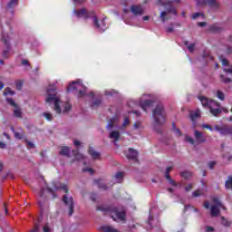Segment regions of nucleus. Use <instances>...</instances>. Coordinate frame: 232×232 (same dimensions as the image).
<instances>
[{
	"mask_svg": "<svg viewBox=\"0 0 232 232\" xmlns=\"http://www.w3.org/2000/svg\"><path fill=\"white\" fill-rule=\"evenodd\" d=\"M57 90L55 83L49 84L47 88V97L45 102L52 106L53 104V110L58 115L68 113L72 110V104L68 102H61V97L57 93H52Z\"/></svg>",
	"mask_w": 232,
	"mask_h": 232,
	"instance_id": "1",
	"label": "nucleus"
},
{
	"mask_svg": "<svg viewBox=\"0 0 232 232\" xmlns=\"http://www.w3.org/2000/svg\"><path fill=\"white\" fill-rule=\"evenodd\" d=\"M198 100L204 108H208L209 112L211 115H213V117H218L222 111L227 113V109L220 107V103L215 100H209L205 96H198Z\"/></svg>",
	"mask_w": 232,
	"mask_h": 232,
	"instance_id": "2",
	"label": "nucleus"
},
{
	"mask_svg": "<svg viewBox=\"0 0 232 232\" xmlns=\"http://www.w3.org/2000/svg\"><path fill=\"white\" fill-rule=\"evenodd\" d=\"M152 117L156 126H162L166 122V111L162 103L158 104L152 111Z\"/></svg>",
	"mask_w": 232,
	"mask_h": 232,
	"instance_id": "3",
	"label": "nucleus"
},
{
	"mask_svg": "<svg viewBox=\"0 0 232 232\" xmlns=\"http://www.w3.org/2000/svg\"><path fill=\"white\" fill-rule=\"evenodd\" d=\"M67 92H75L76 93H78V97H84V95H86V87L82 85L81 80H78L69 84V86L67 87Z\"/></svg>",
	"mask_w": 232,
	"mask_h": 232,
	"instance_id": "4",
	"label": "nucleus"
},
{
	"mask_svg": "<svg viewBox=\"0 0 232 232\" xmlns=\"http://www.w3.org/2000/svg\"><path fill=\"white\" fill-rule=\"evenodd\" d=\"M213 203L214 204L210 207V215L211 217H218V215H220V209H226V207L222 205L218 198H214Z\"/></svg>",
	"mask_w": 232,
	"mask_h": 232,
	"instance_id": "5",
	"label": "nucleus"
},
{
	"mask_svg": "<svg viewBox=\"0 0 232 232\" xmlns=\"http://www.w3.org/2000/svg\"><path fill=\"white\" fill-rule=\"evenodd\" d=\"M57 189H63L64 193H68V187L59 182L53 181L47 187V190L53 195V198H55V191H57Z\"/></svg>",
	"mask_w": 232,
	"mask_h": 232,
	"instance_id": "6",
	"label": "nucleus"
},
{
	"mask_svg": "<svg viewBox=\"0 0 232 232\" xmlns=\"http://www.w3.org/2000/svg\"><path fill=\"white\" fill-rule=\"evenodd\" d=\"M153 102H155L153 100L150 99V95L144 94L139 101L138 105L140 106V108L143 110V111H146L148 108H151L153 106Z\"/></svg>",
	"mask_w": 232,
	"mask_h": 232,
	"instance_id": "7",
	"label": "nucleus"
},
{
	"mask_svg": "<svg viewBox=\"0 0 232 232\" xmlns=\"http://www.w3.org/2000/svg\"><path fill=\"white\" fill-rule=\"evenodd\" d=\"M6 101L8 104L13 106L14 111H13V115L16 117L17 119H22L23 118V111L21 110V107L17 106V103L12 100V98H6Z\"/></svg>",
	"mask_w": 232,
	"mask_h": 232,
	"instance_id": "8",
	"label": "nucleus"
},
{
	"mask_svg": "<svg viewBox=\"0 0 232 232\" xmlns=\"http://www.w3.org/2000/svg\"><path fill=\"white\" fill-rule=\"evenodd\" d=\"M111 218L113 220H125L126 218V211H124V209L122 210H119L117 208H114L111 212Z\"/></svg>",
	"mask_w": 232,
	"mask_h": 232,
	"instance_id": "9",
	"label": "nucleus"
},
{
	"mask_svg": "<svg viewBox=\"0 0 232 232\" xmlns=\"http://www.w3.org/2000/svg\"><path fill=\"white\" fill-rule=\"evenodd\" d=\"M130 12L132 15L135 17L144 15V12H146V8H144L141 5H134L130 6Z\"/></svg>",
	"mask_w": 232,
	"mask_h": 232,
	"instance_id": "10",
	"label": "nucleus"
},
{
	"mask_svg": "<svg viewBox=\"0 0 232 232\" xmlns=\"http://www.w3.org/2000/svg\"><path fill=\"white\" fill-rule=\"evenodd\" d=\"M198 6H204L208 5L210 8H218L219 5L217 0H196Z\"/></svg>",
	"mask_w": 232,
	"mask_h": 232,
	"instance_id": "11",
	"label": "nucleus"
},
{
	"mask_svg": "<svg viewBox=\"0 0 232 232\" xmlns=\"http://www.w3.org/2000/svg\"><path fill=\"white\" fill-rule=\"evenodd\" d=\"M214 130L216 131H218L220 135H229L232 133V127L227 126V125H223V126L215 125Z\"/></svg>",
	"mask_w": 232,
	"mask_h": 232,
	"instance_id": "12",
	"label": "nucleus"
},
{
	"mask_svg": "<svg viewBox=\"0 0 232 232\" xmlns=\"http://www.w3.org/2000/svg\"><path fill=\"white\" fill-rule=\"evenodd\" d=\"M63 202L65 205L69 208V217H72L73 215V198L68 197V195L63 196Z\"/></svg>",
	"mask_w": 232,
	"mask_h": 232,
	"instance_id": "13",
	"label": "nucleus"
},
{
	"mask_svg": "<svg viewBox=\"0 0 232 232\" xmlns=\"http://www.w3.org/2000/svg\"><path fill=\"white\" fill-rule=\"evenodd\" d=\"M170 14H173L174 15H177V11L175 10V8H172L170 10L168 11H163L160 13V19L162 21V23H166V21H168V19H169L171 16H169Z\"/></svg>",
	"mask_w": 232,
	"mask_h": 232,
	"instance_id": "14",
	"label": "nucleus"
},
{
	"mask_svg": "<svg viewBox=\"0 0 232 232\" xmlns=\"http://www.w3.org/2000/svg\"><path fill=\"white\" fill-rule=\"evenodd\" d=\"M92 21L94 23V26H96L98 30H100L101 32H104V30H106V23H104V20H101L99 22L97 16H93Z\"/></svg>",
	"mask_w": 232,
	"mask_h": 232,
	"instance_id": "15",
	"label": "nucleus"
},
{
	"mask_svg": "<svg viewBox=\"0 0 232 232\" xmlns=\"http://www.w3.org/2000/svg\"><path fill=\"white\" fill-rule=\"evenodd\" d=\"M194 138L196 142H198V144H202L206 142V136H204V133L200 132L198 130H194Z\"/></svg>",
	"mask_w": 232,
	"mask_h": 232,
	"instance_id": "16",
	"label": "nucleus"
},
{
	"mask_svg": "<svg viewBox=\"0 0 232 232\" xmlns=\"http://www.w3.org/2000/svg\"><path fill=\"white\" fill-rule=\"evenodd\" d=\"M109 139H112L114 144L117 146V142H119V139H121V132L119 130H111L109 133Z\"/></svg>",
	"mask_w": 232,
	"mask_h": 232,
	"instance_id": "17",
	"label": "nucleus"
},
{
	"mask_svg": "<svg viewBox=\"0 0 232 232\" xmlns=\"http://www.w3.org/2000/svg\"><path fill=\"white\" fill-rule=\"evenodd\" d=\"M171 169H173L172 166L167 167L166 172H165V177H166L167 180H169V184L177 188V182H175V180L171 179V177H169V171H171Z\"/></svg>",
	"mask_w": 232,
	"mask_h": 232,
	"instance_id": "18",
	"label": "nucleus"
},
{
	"mask_svg": "<svg viewBox=\"0 0 232 232\" xmlns=\"http://www.w3.org/2000/svg\"><path fill=\"white\" fill-rule=\"evenodd\" d=\"M137 155H139V153L133 149H129L126 153V157L129 160H136Z\"/></svg>",
	"mask_w": 232,
	"mask_h": 232,
	"instance_id": "19",
	"label": "nucleus"
},
{
	"mask_svg": "<svg viewBox=\"0 0 232 232\" xmlns=\"http://www.w3.org/2000/svg\"><path fill=\"white\" fill-rule=\"evenodd\" d=\"M11 131L14 132L15 139H18L19 140L24 139V131H23V129H19V131H15V129L11 127Z\"/></svg>",
	"mask_w": 232,
	"mask_h": 232,
	"instance_id": "20",
	"label": "nucleus"
},
{
	"mask_svg": "<svg viewBox=\"0 0 232 232\" xmlns=\"http://www.w3.org/2000/svg\"><path fill=\"white\" fill-rule=\"evenodd\" d=\"M74 14L76 16H78L79 18H82V19H88V17H89L88 12H86V9L76 10V11H74Z\"/></svg>",
	"mask_w": 232,
	"mask_h": 232,
	"instance_id": "21",
	"label": "nucleus"
},
{
	"mask_svg": "<svg viewBox=\"0 0 232 232\" xmlns=\"http://www.w3.org/2000/svg\"><path fill=\"white\" fill-rule=\"evenodd\" d=\"M94 182H95V184H97V186L100 189H104V190H106V189L111 188V186H113V185L108 186L106 183H104V181H102V179H96V180H94Z\"/></svg>",
	"mask_w": 232,
	"mask_h": 232,
	"instance_id": "22",
	"label": "nucleus"
},
{
	"mask_svg": "<svg viewBox=\"0 0 232 232\" xmlns=\"http://www.w3.org/2000/svg\"><path fill=\"white\" fill-rule=\"evenodd\" d=\"M122 177L124 174L122 172H117L113 177V184H121L122 182Z\"/></svg>",
	"mask_w": 232,
	"mask_h": 232,
	"instance_id": "23",
	"label": "nucleus"
},
{
	"mask_svg": "<svg viewBox=\"0 0 232 232\" xmlns=\"http://www.w3.org/2000/svg\"><path fill=\"white\" fill-rule=\"evenodd\" d=\"M100 231L102 232H120L117 228L111 226H102L100 227Z\"/></svg>",
	"mask_w": 232,
	"mask_h": 232,
	"instance_id": "24",
	"label": "nucleus"
},
{
	"mask_svg": "<svg viewBox=\"0 0 232 232\" xmlns=\"http://www.w3.org/2000/svg\"><path fill=\"white\" fill-rule=\"evenodd\" d=\"M2 41L9 48L10 46V35H8L6 33L3 32L2 33Z\"/></svg>",
	"mask_w": 232,
	"mask_h": 232,
	"instance_id": "25",
	"label": "nucleus"
},
{
	"mask_svg": "<svg viewBox=\"0 0 232 232\" xmlns=\"http://www.w3.org/2000/svg\"><path fill=\"white\" fill-rule=\"evenodd\" d=\"M89 154L94 160L101 159V153L97 152L95 150L92 148L89 149Z\"/></svg>",
	"mask_w": 232,
	"mask_h": 232,
	"instance_id": "26",
	"label": "nucleus"
},
{
	"mask_svg": "<svg viewBox=\"0 0 232 232\" xmlns=\"http://www.w3.org/2000/svg\"><path fill=\"white\" fill-rule=\"evenodd\" d=\"M70 148L69 147H62L60 150V155H64L65 157H70Z\"/></svg>",
	"mask_w": 232,
	"mask_h": 232,
	"instance_id": "27",
	"label": "nucleus"
},
{
	"mask_svg": "<svg viewBox=\"0 0 232 232\" xmlns=\"http://www.w3.org/2000/svg\"><path fill=\"white\" fill-rule=\"evenodd\" d=\"M226 189H232V176H228L225 181Z\"/></svg>",
	"mask_w": 232,
	"mask_h": 232,
	"instance_id": "28",
	"label": "nucleus"
},
{
	"mask_svg": "<svg viewBox=\"0 0 232 232\" xmlns=\"http://www.w3.org/2000/svg\"><path fill=\"white\" fill-rule=\"evenodd\" d=\"M190 119L193 122H195L197 119H200V111H196L195 112L190 113Z\"/></svg>",
	"mask_w": 232,
	"mask_h": 232,
	"instance_id": "29",
	"label": "nucleus"
},
{
	"mask_svg": "<svg viewBox=\"0 0 232 232\" xmlns=\"http://www.w3.org/2000/svg\"><path fill=\"white\" fill-rule=\"evenodd\" d=\"M43 117H44L46 121H53V114H52L51 112H44Z\"/></svg>",
	"mask_w": 232,
	"mask_h": 232,
	"instance_id": "30",
	"label": "nucleus"
},
{
	"mask_svg": "<svg viewBox=\"0 0 232 232\" xmlns=\"http://www.w3.org/2000/svg\"><path fill=\"white\" fill-rule=\"evenodd\" d=\"M215 96L219 99V101H224L226 95L221 91H217Z\"/></svg>",
	"mask_w": 232,
	"mask_h": 232,
	"instance_id": "31",
	"label": "nucleus"
},
{
	"mask_svg": "<svg viewBox=\"0 0 232 232\" xmlns=\"http://www.w3.org/2000/svg\"><path fill=\"white\" fill-rule=\"evenodd\" d=\"M115 122H117V118L111 119V121H109V123L106 126L107 130H111L113 128V124H115Z\"/></svg>",
	"mask_w": 232,
	"mask_h": 232,
	"instance_id": "32",
	"label": "nucleus"
},
{
	"mask_svg": "<svg viewBox=\"0 0 232 232\" xmlns=\"http://www.w3.org/2000/svg\"><path fill=\"white\" fill-rule=\"evenodd\" d=\"M130 125V118L125 117L122 125L120 127V130H124L127 126Z\"/></svg>",
	"mask_w": 232,
	"mask_h": 232,
	"instance_id": "33",
	"label": "nucleus"
},
{
	"mask_svg": "<svg viewBox=\"0 0 232 232\" xmlns=\"http://www.w3.org/2000/svg\"><path fill=\"white\" fill-rule=\"evenodd\" d=\"M221 224H222V226H225L226 227H229V226H231V221H228L227 219H226V218L222 217Z\"/></svg>",
	"mask_w": 232,
	"mask_h": 232,
	"instance_id": "34",
	"label": "nucleus"
},
{
	"mask_svg": "<svg viewBox=\"0 0 232 232\" xmlns=\"http://www.w3.org/2000/svg\"><path fill=\"white\" fill-rule=\"evenodd\" d=\"M19 0H10L8 4V8H14V6H17Z\"/></svg>",
	"mask_w": 232,
	"mask_h": 232,
	"instance_id": "35",
	"label": "nucleus"
},
{
	"mask_svg": "<svg viewBox=\"0 0 232 232\" xmlns=\"http://www.w3.org/2000/svg\"><path fill=\"white\" fill-rule=\"evenodd\" d=\"M4 95H15V92L14 91H12V89H10L9 87H7L5 91H4Z\"/></svg>",
	"mask_w": 232,
	"mask_h": 232,
	"instance_id": "36",
	"label": "nucleus"
},
{
	"mask_svg": "<svg viewBox=\"0 0 232 232\" xmlns=\"http://www.w3.org/2000/svg\"><path fill=\"white\" fill-rule=\"evenodd\" d=\"M73 155L76 160H82V159H84V156H82V154L79 153L78 151H73Z\"/></svg>",
	"mask_w": 232,
	"mask_h": 232,
	"instance_id": "37",
	"label": "nucleus"
},
{
	"mask_svg": "<svg viewBox=\"0 0 232 232\" xmlns=\"http://www.w3.org/2000/svg\"><path fill=\"white\" fill-rule=\"evenodd\" d=\"M133 126H134V130H142V128H144L142 126V122L140 121H136Z\"/></svg>",
	"mask_w": 232,
	"mask_h": 232,
	"instance_id": "38",
	"label": "nucleus"
},
{
	"mask_svg": "<svg viewBox=\"0 0 232 232\" xmlns=\"http://www.w3.org/2000/svg\"><path fill=\"white\" fill-rule=\"evenodd\" d=\"M191 172L190 171H183L181 172V177H183V179H189L191 178Z\"/></svg>",
	"mask_w": 232,
	"mask_h": 232,
	"instance_id": "39",
	"label": "nucleus"
},
{
	"mask_svg": "<svg viewBox=\"0 0 232 232\" xmlns=\"http://www.w3.org/2000/svg\"><path fill=\"white\" fill-rule=\"evenodd\" d=\"M201 195H204V192L202 189H198L192 193L193 197H200Z\"/></svg>",
	"mask_w": 232,
	"mask_h": 232,
	"instance_id": "40",
	"label": "nucleus"
},
{
	"mask_svg": "<svg viewBox=\"0 0 232 232\" xmlns=\"http://www.w3.org/2000/svg\"><path fill=\"white\" fill-rule=\"evenodd\" d=\"M159 5H171V1L170 0H158Z\"/></svg>",
	"mask_w": 232,
	"mask_h": 232,
	"instance_id": "41",
	"label": "nucleus"
},
{
	"mask_svg": "<svg viewBox=\"0 0 232 232\" xmlns=\"http://www.w3.org/2000/svg\"><path fill=\"white\" fill-rule=\"evenodd\" d=\"M173 132L175 133V135L177 137H180V130L177 129V127H175V123H173Z\"/></svg>",
	"mask_w": 232,
	"mask_h": 232,
	"instance_id": "42",
	"label": "nucleus"
},
{
	"mask_svg": "<svg viewBox=\"0 0 232 232\" xmlns=\"http://www.w3.org/2000/svg\"><path fill=\"white\" fill-rule=\"evenodd\" d=\"M115 94H117V91H115L113 89L105 91V95H115Z\"/></svg>",
	"mask_w": 232,
	"mask_h": 232,
	"instance_id": "43",
	"label": "nucleus"
},
{
	"mask_svg": "<svg viewBox=\"0 0 232 232\" xmlns=\"http://www.w3.org/2000/svg\"><path fill=\"white\" fill-rule=\"evenodd\" d=\"M186 141L188 142L189 144H195V140H193V138L189 137V136H186L185 138Z\"/></svg>",
	"mask_w": 232,
	"mask_h": 232,
	"instance_id": "44",
	"label": "nucleus"
},
{
	"mask_svg": "<svg viewBox=\"0 0 232 232\" xmlns=\"http://www.w3.org/2000/svg\"><path fill=\"white\" fill-rule=\"evenodd\" d=\"M188 50L190 52V53H193V52H195V44H190L188 46Z\"/></svg>",
	"mask_w": 232,
	"mask_h": 232,
	"instance_id": "45",
	"label": "nucleus"
},
{
	"mask_svg": "<svg viewBox=\"0 0 232 232\" xmlns=\"http://www.w3.org/2000/svg\"><path fill=\"white\" fill-rule=\"evenodd\" d=\"M39 229H40L39 224H35L34 228L31 229L29 232H39Z\"/></svg>",
	"mask_w": 232,
	"mask_h": 232,
	"instance_id": "46",
	"label": "nucleus"
},
{
	"mask_svg": "<svg viewBox=\"0 0 232 232\" xmlns=\"http://www.w3.org/2000/svg\"><path fill=\"white\" fill-rule=\"evenodd\" d=\"M217 166V161H210L208 162V168L209 169H213Z\"/></svg>",
	"mask_w": 232,
	"mask_h": 232,
	"instance_id": "47",
	"label": "nucleus"
},
{
	"mask_svg": "<svg viewBox=\"0 0 232 232\" xmlns=\"http://www.w3.org/2000/svg\"><path fill=\"white\" fill-rule=\"evenodd\" d=\"M201 128L206 129V130H209V131H213V129L211 128V126L208 125V124L201 125Z\"/></svg>",
	"mask_w": 232,
	"mask_h": 232,
	"instance_id": "48",
	"label": "nucleus"
},
{
	"mask_svg": "<svg viewBox=\"0 0 232 232\" xmlns=\"http://www.w3.org/2000/svg\"><path fill=\"white\" fill-rule=\"evenodd\" d=\"M26 144H27V148L32 149L34 148L35 145H34V143L32 141H28L25 140Z\"/></svg>",
	"mask_w": 232,
	"mask_h": 232,
	"instance_id": "49",
	"label": "nucleus"
},
{
	"mask_svg": "<svg viewBox=\"0 0 232 232\" xmlns=\"http://www.w3.org/2000/svg\"><path fill=\"white\" fill-rule=\"evenodd\" d=\"M166 32L168 34H171L173 32V25H169V27H167Z\"/></svg>",
	"mask_w": 232,
	"mask_h": 232,
	"instance_id": "50",
	"label": "nucleus"
},
{
	"mask_svg": "<svg viewBox=\"0 0 232 232\" xmlns=\"http://www.w3.org/2000/svg\"><path fill=\"white\" fill-rule=\"evenodd\" d=\"M50 231H52V228H50V227H48V225H45L44 227V232H50Z\"/></svg>",
	"mask_w": 232,
	"mask_h": 232,
	"instance_id": "51",
	"label": "nucleus"
},
{
	"mask_svg": "<svg viewBox=\"0 0 232 232\" xmlns=\"http://www.w3.org/2000/svg\"><path fill=\"white\" fill-rule=\"evenodd\" d=\"M83 171H84V172H88V173H90L91 175H93V169H83Z\"/></svg>",
	"mask_w": 232,
	"mask_h": 232,
	"instance_id": "52",
	"label": "nucleus"
},
{
	"mask_svg": "<svg viewBox=\"0 0 232 232\" xmlns=\"http://www.w3.org/2000/svg\"><path fill=\"white\" fill-rule=\"evenodd\" d=\"M9 53H10V51H4L3 52V57H5V59H7Z\"/></svg>",
	"mask_w": 232,
	"mask_h": 232,
	"instance_id": "53",
	"label": "nucleus"
},
{
	"mask_svg": "<svg viewBox=\"0 0 232 232\" xmlns=\"http://www.w3.org/2000/svg\"><path fill=\"white\" fill-rule=\"evenodd\" d=\"M0 148L2 150H6V143L3 142V141H0Z\"/></svg>",
	"mask_w": 232,
	"mask_h": 232,
	"instance_id": "54",
	"label": "nucleus"
},
{
	"mask_svg": "<svg viewBox=\"0 0 232 232\" xmlns=\"http://www.w3.org/2000/svg\"><path fill=\"white\" fill-rule=\"evenodd\" d=\"M73 144H74V146H76V148H79L81 146V141L74 140Z\"/></svg>",
	"mask_w": 232,
	"mask_h": 232,
	"instance_id": "55",
	"label": "nucleus"
},
{
	"mask_svg": "<svg viewBox=\"0 0 232 232\" xmlns=\"http://www.w3.org/2000/svg\"><path fill=\"white\" fill-rule=\"evenodd\" d=\"M224 71L227 72V73H231L232 75V66L228 68H225Z\"/></svg>",
	"mask_w": 232,
	"mask_h": 232,
	"instance_id": "56",
	"label": "nucleus"
},
{
	"mask_svg": "<svg viewBox=\"0 0 232 232\" xmlns=\"http://www.w3.org/2000/svg\"><path fill=\"white\" fill-rule=\"evenodd\" d=\"M221 63L223 66H227V60L221 58Z\"/></svg>",
	"mask_w": 232,
	"mask_h": 232,
	"instance_id": "57",
	"label": "nucleus"
},
{
	"mask_svg": "<svg viewBox=\"0 0 232 232\" xmlns=\"http://www.w3.org/2000/svg\"><path fill=\"white\" fill-rule=\"evenodd\" d=\"M185 189H186L187 191H191V189H193V185H191V184L188 185V186L185 188Z\"/></svg>",
	"mask_w": 232,
	"mask_h": 232,
	"instance_id": "58",
	"label": "nucleus"
},
{
	"mask_svg": "<svg viewBox=\"0 0 232 232\" xmlns=\"http://www.w3.org/2000/svg\"><path fill=\"white\" fill-rule=\"evenodd\" d=\"M200 13H195L194 14H192V19H197L198 17H199Z\"/></svg>",
	"mask_w": 232,
	"mask_h": 232,
	"instance_id": "59",
	"label": "nucleus"
},
{
	"mask_svg": "<svg viewBox=\"0 0 232 232\" xmlns=\"http://www.w3.org/2000/svg\"><path fill=\"white\" fill-rule=\"evenodd\" d=\"M209 206H210L209 201H206L204 203V208H206V209H209Z\"/></svg>",
	"mask_w": 232,
	"mask_h": 232,
	"instance_id": "60",
	"label": "nucleus"
},
{
	"mask_svg": "<svg viewBox=\"0 0 232 232\" xmlns=\"http://www.w3.org/2000/svg\"><path fill=\"white\" fill-rule=\"evenodd\" d=\"M4 137H5L7 139V140H10L12 138L10 137V135L6 132L3 133Z\"/></svg>",
	"mask_w": 232,
	"mask_h": 232,
	"instance_id": "61",
	"label": "nucleus"
},
{
	"mask_svg": "<svg viewBox=\"0 0 232 232\" xmlns=\"http://www.w3.org/2000/svg\"><path fill=\"white\" fill-rule=\"evenodd\" d=\"M99 104H101V101H95L92 104L93 108H95L96 106H99Z\"/></svg>",
	"mask_w": 232,
	"mask_h": 232,
	"instance_id": "62",
	"label": "nucleus"
},
{
	"mask_svg": "<svg viewBox=\"0 0 232 232\" xmlns=\"http://www.w3.org/2000/svg\"><path fill=\"white\" fill-rule=\"evenodd\" d=\"M22 64H23L24 66H28V64H29L28 60H23V61H22Z\"/></svg>",
	"mask_w": 232,
	"mask_h": 232,
	"instance_id": "63",
	"label": "nucleus"
},
{
	"mask_svg": "<svg viewBox=\"0 0 232 232\" xmlns=\"http://www.w3.org/2000/svg\"><path fill=\"white\" fill-rule=\"evenodd\" d=\"M206 231L207 232H211V231H213V227H206Z\"/></svg>",
	"mask_w": 232,
	"mask_h": 232,
	"instance_id": "64",
	"label": "nucleus"
}]
</instances>
